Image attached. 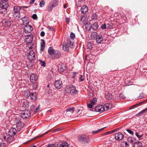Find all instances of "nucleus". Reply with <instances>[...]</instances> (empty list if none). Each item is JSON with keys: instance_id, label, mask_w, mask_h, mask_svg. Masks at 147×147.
<instances>
[{"instance_id": "1", "label": "nucleus", "mask_w": 147, "mask_h": 147, "mask_svg": "<svg viewBox=\"0 0 147 147\" xmlns=\"http://www.w3.org/2000/svg\"><path fill=\"white\" fill-rule=\"evenodd\" d=\"M58 0H53L50 2L47 7L48 11L49 12L52 11L53 8L58 5Z\"/></svg>"}, {"instance_id": "2", "label": "nucleus", "mask_w": 147, "mask_h": 147, "mask_svg": "<svg viewBox=\"0 0 147 147\" xmlns=\"http://www.w3.org/2000/svg\"><path fill=\"white\" fill-rule=\"evenodd\" d=\"M78 138L79 141L82 143H88L89 142L90 140L89 137L85 135L79 136Z\"/></svg>"}, {"instance_id": "3", "label": "nucleus", "mask_w": 147, "mask_h": 147, "mask_svg": "<svg viewBox=\"0 0 147 147\" xmlns=\"http://www.w3.org/2000/svg\"><path fill=\"white\" fill-rule=\"evenodd\" d=\"M21 117L23 119H27L31 115L30 111L27 110H23L21 113Z\"/></svg>"}, {"instance_id": "4", "label": "nucleus", "mask_w": 147, "mask_h": 147, "mask_svg": "<svg viewBox=\"0 0 147 147\" xmlns=\"http://www.w3.org/2000/svg\"><path fill=\"white\" fill-rule=\"evenodd\" d=\"M8 0H1L0 4V6L1 8L4 9L5 10H7V8L9 6V4L7 2Z\"/></svg>"}, {"instance_id": "5", "label": "nucleus", "mask_w": 147, "mask_h": 147, "mask_svg": "<svg viewBox=\"0 0 147 147\" xmlns=\"http://www.w3.org/2000/svg\"><path fill=\"white\" fill-rule=\"evenodd\" d=\"M24 123L20 120H18L16 122V127L18 131H20L24 127Z\"/></svg>"}, {"instance_id": "6", "label": "nucleus", "mask_w": 147, "mask_h": 147, "mask_svg": "<svg viewBox=\"0 0 147 147\" xmlns=\"http://www.w3.org/2000/svg\"><path fill=\"white\" fill-rule=\"evenodd\" d=\"M3 26L6 29H8L10 27L11 23L10 21L8 20H5L2 22Z\"/></svg>"}, {"instance_id": "7", "label": "nucleus", "mask_w": 147, "mask_h": 147, "mask_svg": "<svg viewBox=\"0 0 147 147\" xmlns=\"http://www.w3.org/2000/svg\"><path fill=\"white\" fill-rule=\"evenodd\" d=\"M124 137V136L120 132H118L115 135V138L116 140L120 141L122 140Z\"/></svg>"}, {"instance_id": "8", "label": "nucleus", "mask_w": 147, "mask_h": 147, "mask_svg": "<svg viewBox=\"0 0 147 147\" xmlns=\"http://www.w3.org/2000/svg\"><path fill=\"white\" fill-rule=\"evenodd\" d=\"M35 57V55L34 51L32 50L30 51L28 53V55L27 57L28 59L30 61L33 60Z\"/></svg>"}, {"instance_id": "9", "label": "nucleus", "mask_w": 147, "mask_h": 147, "mask_svg": "<svg viewBox=\"0 0 147 147\" xmlns=\"http://www.w3.org/2000/svg\"><path fill=\"white\" fill-rule=\"evenodd\" d=\"M54 85L57 89L61 88L63 86L62 81L60 80L56 81L54 83Z\"/></svg>"}, {"instance_id": "10", "label": "nucleus", "mask_w": 147, "mask_h": 147, "mask_svg": "<svg viewBox=\"0 0 147 147\" xmlns=\"http://www.w3.org/2000/svg\"><path fill=\"white\" fill-rule=\"evenodd\" d=\"M32 29L33 28L31 25H27L24 27V30L25 32L28 33L31 32L32 31Z\"/></svg>"}, {"instance_id": "11", "label": "nucleus", "mask_w": 147, "mask_h": 147, "mask_svg": "<svg viewBox=\"0 0 147 147\" xmlns=\"http://www.w3.org/2000/svg\"><path fill=\"white\" fill-rule=\"evenodd\" d=\"M18 131L15 128L11 127L8 132L9 136L13 137L16 134V132Z\"/></svg>"}, {"instance_id": "12", "label": "nucleus", "mask_w": 147, "mask_h": 147, "mask_svg": "<svg viewBox=\"0 0 147 147\" xmlns=\"http://www.w3.org/2000/svg\"><path fill=\"white\" fill-rule=\"evenodd\" d=\"M95 110L97 112H102L104 111L103 105H102L97 106L95 108Z\"/></svg>"}, {"instance_id": "13", "label": "nucleus", "mask_w": 147, "mask_h": 147, "mask_svg": "<svg viewBox=\"0 0 147 147\" xmlns=\"http://www.w3.org/2000/svg\"><path fill=\"white\" fill-rule=\"evenodd\" d=\"M54 56L53 57V59H58L60 57L61 55V51L59 50H55V52L54 53Z\"/></svg>"}, {"instance_id": "14", "label": "nucleus", "mask_w": 147, "mask_h": 147, "mask_svg": "<svg viewBox=\"0 0 147 147\" xmlns=\"http://www.w3.org/2000/svg\"><path fill=\"white\" fill-rule=\"evenodd\" d=\"M66 69V66L64 64H59L58 66V69L59 71L63 72Z\"/></svg>"}, {"instance_id": "15", "label": "nucleus", "mask_w": 147, "mask_h": 147, "mask_svg": "<svg viewBox=\"0 0 147 147\" xmlns=\"http://www.w3.org/2000/svg\"><path fill=\"white\" fill-rule=\"evenodd\" d=\"M37 75L34 74H32L30 77V80L31 82L33 83H35L37 80Z\"/></svg>"}, {"instance_id": "16", "label": "nucleus", "mask_w": 147, "mask_h": 147, "mask_svg": "<svg viewBox=\"0 0 147 147\" xmlns=\"http://www.w3.org/2000/svg\"><path fill=\"white\" fill-rule=\"evenodd\" d=\"M33 40V35H29L26 38L25 42L26 43L31 42Z\"/></svg>"}, {"instance_id": "17", "label": "nucleus", "mask_w": 147, "mask_h": 147, "mask_svg": "<svg viewBox=\"0 0 147 147\" xmlns=\"http://www.w3.org/2000/svg\"><path fill=\"white\" fill-rule=\"evenodd\" d=\"M103 107L104 109V111H107L109 110L111 108V105L109 103L105 104Z\"/></svg>"}, {"instance_id": "18", "label": "nucleus", "mask_w": 147, "mask_h": 147, "mask_svg": "<svg viewBox=\"0 0 147 147\" xmlns=\"http://www.w3.org/2000/svg\"><path fill=\"white\" fill-rule=\"evenodd\" d=\"M71 94H78V91L76 90V88L74 86L71 85Z\"/></svg>"}, {"instance_id": "19", "label": "nucleus", "mask_w": 147, "mask_h": 147, "mask_svg": "<svg viewBox=\"0 0 147 147\" xmlns=\"http://www.w3.org/2000/svg\"><path fill=\"white\" fill-rule=\"evenodd\" d=\"M97 43H100L103 40V37L101 35H98L96 39Z\"/></svg>"}, {"instance_id": "20", "label": "nucleus", "mask_w": 147, "mask_h": 147, "mask_svg": "<svg viewBox=\"0 0 147 147\" xmlns=\"http://www.w3.org/2000/svg\"><path fill=\"white\" fill-rule=\"evenodd\" d=\"M49 54L51 56L53 55L54 53L55 50H54L52 47H49L48 50Z\"/></svg>"}, {"instance_id": "21", "label": "nucleus", "mask_w": 147, "mask_h": 147, "mask_svg": "<svg viewBox=\"0 0 147 147\" xmlns=\"http://www.w3.org/2000/svg\"><path fill=\"white\" fill-rule=\"evenodd\" d=\"M30 91L29 90L24 91L23 95L26 98H28L30 96Z\"/></svg>"}, {"instance_id": "22", "label": "nucleus", "mask_w": 147, "mask_h": 147, "mask_svg": "<svg viewBox=\"0 0 147 147\" xmlns=\"http://www.w3.org/2000/svg\"><path fill=\"white\" fill-rule=\"evenodd\" d=\"M30 96L32 100L35 101L36 98V93L34 94L33 93H30Z\"/></svg>"}, {"instance_id": "23", "label": "nucleus", "mask_w": 147, "mask_h": 147, "mask_svg": "<svg viewBox=\"0 0 147 147\" xmlns=\"http://www.w3.org/2000/svg\"><path fill=\"white\" fill-rule=\"evenodd\" d=\"M85 27L86 30L88 31L90 30L92 28V26L89 22L86 23L85 24Z\"/></svg>"}, {"instance_id": "24", "label": "nucleus", "mask_w": 147, "mask_h": 147, "mask_svg": "<svg viewBox=\"0 0 147 147\" xmlns=\"http://www.w3.org/2000/svg\"><path fill=\"white\" fill-rule=\"evenodd\" d=\"M45 40L42 39L41 40V42L40 44V50L43 51L45 48Z\"/></svg>"}, {"instance_id": "25", "label": "nucleus", "mask_w": 147, "mask_h": 147, "mask_svg": "<svg viewBox=\"0 0 147 147\" xmlns=\"http://www.w3.org/2000/svg\"><path fill=\"white\" fill-rule=\"evenodd\" d=\"M88 7L86 5L83 6L81 9V12L83 13H86L87 11Z\"/></svg>"}, {"instance_id": "26", "label": "nucleus", "mask_w": 147, "mask_h": 147, "mask_svg": "<svg viewBox=\"0 0 147 147\" xmlns=\"http://www.w3.org/2000/svg\"><path fill=\"white\" fill-rule=\"evenodd\" d=\"M113 96L111 93H107V94H106L105 98L109 100H111L112 99Z\"/></svg>"}, {"instance_id": "27", "label": "nucleus", "mask_w": 147, "mask_h": 147, "mask_svg": "<svg viewBox=\"0 0 147 147\" xmlns=\"http://www.w3.org/2000/svg\"><path fill=\"white\" fill-rule=\"evenodd\" d=\"M147 111V108L143 110L140 112L136 114L137 116H141L144 114Z\"/></svg>"}, {"instance_id": "28", "label": "nucleus", "mask_w": 147, "mask_h": 147, "mask_svg": "<svg viewBox=\"0 0 147 147\" xmlns=\"http://www.w3.org/2000/svg\"><path fill=\"white\" fill-rule=\"evenodd\" d=\"M98 35L96 32H93L91 34V38L92 40H94L96 39Z\"/></svg>"}, {"instance_id": "29", "label": "nucleus", "mask_w": 147, "mask_h": 147, "mask_svg": "<svg viewBox=\"0 0 147 147\" xmlns=\"http://www.w3.org/2000/svg\"><path fill=\"white\" fill-rule=\"evenodd\" d=\"M63 49L65 51H69V46L67 44L65 43H64L62 47Z\"/></svg>"}, {"instance_id": "30", "label": "nucleus", "mask_w": 147, "mask_h": 147, "mask_svg": "<svg viewBox=\"0 0 147 147\" xmlns=\"http://www.w3.org/2000/svg\"><path fill=\"white\" fill-rule=\"evenodd\" d=\"M65 92L66 93H70L71 94V85L67 86L65 88Z\"/></svg>"}, {"instance_id": "31", "label": "nucleus", "mask_w": 147, "mask_h": 147, "mask_svg": "<svg viewBox=\"0 0 147 147\" xmlns=\"http://www.w3.org/2000/svg\"><path fill=\"white\" fill-rule=\"evenodd\" d=\"M142 146V143L139 141L135 142L134 143V147H140Z\"/></svg>"}, {"instance_id": "32", "label": "nucleus", "mask_w": 147, "mask_h": 147, "mask_svg": "<svg viewBox=\"0 0 147 147\" xmlns=\"http://www.w3.org/2000/svg\"><path fill=\"white\" fill-rule=\"evenodd\" d=\"M14 18L16 19H18L20 18V13L19 12L15 13L13 15Z\"/></svg>"}, {"instance_id": "33", "label": "nucleus", "mask_w": 147, "mask_h": 147, "mask_svg": "<svg viewBox=\"0 0 147 147\" xmlns=\"http://www.w3.org/2000/svg\"><path fill=\"white\" fill-rule=\"evenodd\" d=\"M27 47L30 49H34V44L31 42L27 43Z\"/></svg>"}, {"instance_id": "34", "label": "nucleus", "mask_w": 147, "mask_h": 147, "mask_svg": "<svg viewBox=\"0 0 147 147\" xmlns=\"http://www.w3.org/2000/svg\"><path fill=\"white\" fill-rule=\"evenodd\" d=\"M20 10V7L19 6H15L13 8V10L15 13L19 12Z\"/></svg>"}, {"instance_id": "35", "label": "nucleus", "mask_w": 147, "mask_h": 147, "mask_svg": "<svg viewBox=\"0 0 147 147\" xmlns=\"http://www.w3.org/2000/svg\"><path fill=\"white\" fill-rule=\"evenodd\" d=\"M67 44V45H68L69 47L71 48L73 47L74 43L72 41H71V40H68Z\"/></svg>"}, {"instance_id": "36", "label": "nucleus", "mask_w": 147, "mask_h": 147, "mask_svg": "<svg viewBox=\"0 0 147 147\" xmlns=\"http://www.w3.org/2000/svg\"><path fill=\"white\" fill-rule=\"evenodd\" d=\"M98 28V23L97 22L94 23L92 26V28L93 30H96Z\"/></svg>"}, {"instance_id": "37", "label": "nucleus", "mask_w": 147, "mask_h": 147, "mask_svg": "<svg viewBox=\"0 0 147 147\" xmlns=\"http://www.w3.org/2000/svg\"><path fill=\"white\" fill-rule=\"evenodd\" d=\"M13 136H8V138L7 139V142H11L13 140Z\"/></svg>"}, {"instance_id": "38", "label": "nucleus", "mask_w": 147, "mask_h": 147, "mask_svg": "<svg viewBox=\"0 0 147 147\" xmlns=\"http://www.w3.org/2000/svg\"><path fill=\"white\" fill-rule=\"evenodd\" d=\"M74 107H69L66 110V112H70L71 113H73L74 112Z\"/></svg>"}, {"instance_id": "39", "label": "nucleus", "mask_w": 147, "mask_h": 147, "mask_svg": "<svg viewBox=\"0 0 147 147\" xmlns=\"http://www.w3.org/2000/svg\"><path fill=\"white\" fill-rule=\"evenodd\" d=\"M93 46V45L92 43H91L90 42H88L87 46V48L90 50L92 48Z\"/></svg>"}, {"instance_id": "40", "label": "nucleus", "mask_w": 147, "mask_h": 147, "mask_svg": "<svg viewBox=\"0 0 147 147\" xmlns=\"http://www.w3.org/2000/svg\"><path fill=\"white\" fill-rule=\"evenodd\" d=\"M105 127H103L102 128L100 129H98L97 130L93 131L92 132V134H97L98 132L101 131L105 128Z\"/></svg>"}, {"instance_id": "41", "label": "nucleus", "mask_w": 147, "mask_h": 147, "mask_svg": "<svg viewBox=\"0 0 147 147\" xmlns=\"http://www.w3.org/2000/svg\"><path fill=\"white\" fill-rule=\"evenodd\" d=\"M68 144L67 142H63L60 145V147H67Z\"/></svg>"}, {"instance_id": "42", "label": "nucleus", "mask_w": 147, "mask_h": 147, "mask_svg": "<svg viewBox=\"0 0 147 147\" xmlns=\"http://www.w3.org/2000/svg\"><path fill=\"white\" fill-rule=\"evenodd\" d=\"M8 135L7 134H6L5 135H4L3 137V138H2V140L3 141H6L7 142V139L8 137Z\"/></svg>"}, {"instance_id": "43", "label": "nucleus", "mask_w": 147, "mask_h": 147, "mask_svg": "<svg viewBox=\"0 0 147 147\" xmlns=\"http://www.w3.org/2000/svg\"><path fill=\"white\" fill-rule=\"evenodd\" d=\"M97 101V99L94 98L92 100H91L90 102L93 105H95V104L96 103Z\"/></svg>"}, {"instance_id": "44", "label": "nucleus", "mask_w": 147, "mask_h": 147, "mask_svg": "<svg viewBox=\"0 0 147 147\" xmlns=\"http://www.w3.org/2000/svg\"><path fill=\"white\" fill-rule=\"evenodd\" d=\"M38 61L41 63V66L43 67H45V66L46 63L45 61H42L40 59H39Z\"/></svg>"}, {"instance_id": "45", "label": "nucleus", "mask_w": 147, "mask_h": 147, "mask_svg": "<svg viewBox=\"0 0 147 147\" xmlns=\"http://www.w3.org/2000/svg\"><path fill=\"white\" fill-rule=\"evenodd\" d=\"M92 19L96 20L97 18V15L95 13H93L92 16Z\"/></svg>"}, {"instance_id": "46", "label": "nucleus", "mask_w": 147, "mask_h": 147, "mask_svg": "<svg viewBox=\"0 0 147 147\" xmlns=\"http://www.w3.org/2000/svg\"><path fill=\"white\" fill-rule=\"evenodd\" d=\"M80 20L83 23H85L86 22L85 18L84 17H81Z\"/></svg>"}, {"instance_id": "47", "label": "nucleus", "mask_w": 147, "mask_h": 147, "mask_svg": "<svg viewBox=\"0 0 147 147\" xmlns=\"http://www.w3.org/2000/svg\"><path fill=\"white\" fill-rule=\"evenodd\" d=\"M45 4V2L44 1L42 0L40 3L39 5L40 7H43Z\"/></svg>"}, {"instance_id": "48", "label": "nucleus", "mask_w": 147, "mask_h": 147, "mask_svg": "<svg viewBox=\"0 0 147 147\" xmlns=\"http://www.w3.org/2000/svg\"><path fill=\"white\" fill-rule=\"evenodd\" d=\"M40 109V106H38L36 109L34 111V113L35 114L37 113L38 111H39Z\"/></svg>"}, {"instance_id": "49", "label": "nucleus", "mask_w": 147, "mask_h": 147, "mask_svg": "<svg viewBox=\"0 0 147 147\" xmlns=\"http://www.w3.org/2000/svg\"><path fill=\"white\" fill-rule=\"evenodd\" d=\"M144 95L143 93H140L139 96L138 97V99H140L144 97Z\"/></svg>"}, {"instance_id": "50", "label": "nucleus", "mask_w": 147, "mask_h": 147, "mask_svg": "<svg viewBox=\"0 0 147 147\" xmlns=\"http://www.w3.org/2000/svg\"><path fill=\"white\" fill-rule=\"evenodd\" d=\"M70 37L71 39H74L75 37V35L73 33L71 32L70 34Z\"/></svg>"}, {"instance_id": "51", "label": "nucleus", "mask_w": 147, "mask_h": 147, "mask_svg": "<svg viewBox=\"0 0 147 147\" xmlns=\"http://www.w3.org/2000/svg\"><path fill=\"white\" fill-rule=\"evenodd\" d=\"M47 147H57L55 145L53 144H49Z\"/></svg>"}, {"instance_id": "52", "label": "nucleus", "mask_w": 147, "mask_h": 147, "mask_svg": "<svg viewBox=\"0 0 147 147\" xmlns=\"http://www.w3.org/2000/svg\"><path fill=\"white\" fill-rule=\"evenodd\" d=\"M135 135L139 138H140L141 137H142L143 136V134H142L141 135H138V132H136L135 134Z\"/></svg>"}, {"instance_id": "53", "label": "nucleus", "mask_w": 147, "mask_h": 147, "mask_svg": "<svg viewBox=\"0 0 147 147\" xmlns=\"http://www.w3.org/2000/svg\"><path fill=\"white\" fill-rule=\"evenodd\" d=\"M32 18L34 20L36 19L37 18V16L36 14H34L32 16Z\"/></svg>"}, {"instance_id": "54", "label": "nucleus", "mask_w": 147, "mask_h": 147, "mask_svg": "<svg viewBox=\"0 0 147 147\" xmlns=\"http://www.w3.org/2000/svg\"><path fill=\"white\" fill-rule=\"evenodd\" d=\"M93 105L90 102V103H89L88 104V108H91L93 107Z\"/></svg>"}, {"instance_id": "55", "label": "nucleus", "mask_w": 147, "mask_h": 147, "mask_svg": "<svg viewBox=\"0 0 147 147\" xmlns=\"http://www.w3.org/2000/svg\"><path fill=\"white\" fill-rule=\"evenodd\" d=\"M79 80L80 81V82H82V81L84 80V77H83V76L82 75L80 76V77L79 79Z\"/></svg>"}, {"instance_id": "56", "label": "nucleus", "mask_w": 147, "mask_h": 147, "mask_svg": "<svg viewBox=\"0 0 147 147\" xmlns=\"http://www.w3.org/2000/svg\"><path fill=\"white\" fill-rule=\"evenodd\" d=\"M127 131L130 134L133 135V132L131 130L129 129H127Z\"/></svg>"}, {"instance_id": "57", "label": "nucleus", "mask_w": 147, "mask_h": 147, "mask_svg": "<svg viewBox=\"0 0 147 147\" xmlns=\"http://www.w3.org/2000/svg\"><path fill=\"white\" fill-rule=\"evenodd\" d=\"M101 28L102 29H105L106 28V25L105 24H104L102 25L101 26Z\"/></svg>"}, {"instance_id": "58", "label": "nucleus", "mask_w": 147, "mask_h": 147, "mask_svg": "<svg viewBox=\"0 0 147 147\" xmlns=\"http://www.w3.org/2000/svg\"><path fill=\"white\" fill-rule=\"evenodd\" d=\"M5 146V143L0 142V147H4Z\"/></svg>"}, {"instance_id": "59", "label": "nucleus", "mask_w": 147, "mask_h": 147, "mask_svg": "<svg viewBox=\"0 0 147 147\" xmlns=\"http://www.w3.org/2000/svg\"><path fill=\"white\" fill-rule=\"evenodd\" d=\"M65 20L67 23H69L70 21V19L68 18H65Z\"/></svg>"}, {"instance_id": "60", "label": "nucleus", "mask_w": 147, "mask_h": 147, "mask_svg": "<svg viewBox=\"0 0 147 147\" xmlns=\"http://www.w3.org/2000/svg\"><path fill=\"white\" fill-rule=\"evenodd\" d=\"M118 129H115L111 131V134L113 133H114L117 131H118Z\"/></svg>"}, {"instance_id": "61", "label": "nucleus", "mask_w": 147, "mask_h": 147, "mask_svg": "<svg viewBox=\"0 0 147 147\" xmlns=\"http://www.w3.org/2000/svg\"><path fill=\"white\" fill-rule=\"evenodd\" d=\"M119 98L120 99H124L125 98V96H123L122 94H120L119 96Z\"/></svg>"}, {"instance_id": "62", "label": "nucleus", "mask_w": 147, "mask_h": 147, "mask_svg": "<svg viewBox=\"0 0 147 147\" xmlns=\"http://www.w3.org/2000/svg\"><path fill=\"white\" fill-rule=\"evenodd\" d=\"M40 35L42 36H45V33L44 31H42L40 33Z\"/></svg>"}, {"instance_id": "63", "label": "nucleus", "mask_w": 147, "mask_h": 147, "mask_svg": "<svg viewBox=\"0 0 147 147\" xmlns=\"http://www.w3.org/2000/svg\"><path fill=\"white\" fill-rule=\"evenodd\" d=\"M111 134V131L107 132H105V133H104V134H105V135H108V134Z\"/></svg>"}, {"instance_id": "64", "label": "nucleus", "mask_w": 147, "mask_h": 147, "mask_svg": "<svg viewBox=\"0 0 147 147\" xmlns=\"http://www.w3.org/2000/svg\"><path fill=\"white\" fill-rule=\"evenodd\" d=\"M35 107L34 105H32L31 107L30 108V110L31 111H32L33 109Z\"/></svg>"}]
</instances>
